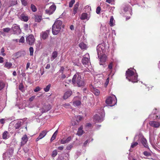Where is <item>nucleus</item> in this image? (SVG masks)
Listing matches in <instances>:
<instances>
[{
    "mask_svg": "<svg viewBox=\"0 0 160 160\" xmlns=\"http://www.w3.org/2000/svg\"><path fill=\"white\" fill-rule=\"evenodd\" d=\"M101 10V8L100 7H98L96 10V12L98 14H99Z\"/></svg>",
    "mask_w": 160,
    "mask_h": 160,
    "instance_id": "obj_47",
    "label": "nucleus"
},
{
    "mask_svg": "<svg viewBox=\"0 0 160 160\" xmlns=\"http://www.w3.org/2000/svg\"><path fill=\"white\" fill-rule=\"evenodd\" d=\"M150 142L152 146L154 148H156V142L155 139L153 135H150L149 136Z\"/></svg>",
    "mask_w": 160,
    "mask_h": 160,
    "instance_id": "obj_14",
    "label": "nucleus"
},
{
    "mask_svg": "<svg viewBox=\"0 0 160 160\" xmlns=\"http://www.w3.org/2000/svg\"><path fill=\"white\" fill-rule=\"evenodd\" d=\"M57 154H58V152H57V150H54V151H52V156L53 157H54L56 156H57Z\"/></svg>",
    "mask_w": 160,
    "mask_h": 160,
    "instance_id": "obj_40",
    "label": "nucleus"
},
{
    "mask_svg": "<svg viewBox=\"0 0 160 160\" xmlns=\"http://www.w3.org/2000/svg\"><path fill=\"white\" fill-rule=\"evenodd\" d=\"M5 86L4 83L2 81H0V90L2 89Z\"/></svg>",
    "mask_w": 160,
    "mask_h": 160,
    "instance_id": "obj_41",
    "label": "nucleus"
},
{
    "mask_svg": "<svg viewBox=\"0 0 160 160\" xmlns=\"http://www.w3.org/2000/svg\"><path fill=\"white\" fill-rule=\"evenodd\" d=\"M48 131L46 130H44L42 131L39 135L38 137L36 139V141H38L40 139H41L44 138L47 134Z\"/></svg>",
    "mask_w": 160,
    "mask_h": 160,
    "instance_id": "obj_13",
    "label": "nucleus"
},
{
    "mask_svg": "<svg viewBox=\"0 0 160 160\" xmlns=\"http://www.w3.org/2000/svg\"><path fill=\"white\" fill-rule=\"evenodd\" d=\"M79 47L82 49H85L86 48V45L83 42H81L79 44Z\"/></svg>",
    "mask_w": 160,
    "mask_h": 160,
    "instance_id": "obj_33",
    "label": "nucleus"
},
{
    "mask_svg": "<svg viewBox=\"0 0 160 160\" xmlns=\"http://www.w3.org/2000/svg\"><path fill=\"white\" fill-rule=\"evenodd\" d=\"M41 89L39 87H37L36 88L34 89V91L35 92H37L39 91H40Z\"/></svg>",
    "mask_w": 160,
    "mask_h": 160,
    "instance_id": "obj_52",
    "label": "nucleus"
},
{
    "mask_svg": "<svg viewBox=\"0 0 160 160\" xmlns=\"http://www.w3.org/2000/svg\"><path fill=\"white\" fill-rule=\"evenodd\" d=\"M117 102V98L114 95L108 97L106 100V103L110 106H114L116 104Z\"/></svg>",
    "mask_w": 160,
    "mask_h": 160,
    "instance_id": "obj_6",
    "label": "nucleus"
},
{
    "mask_svg": "<svg viewBox=\"0 0 160 160\" xmlns=\"http://www.w3.org/2000/svg\"><path fill=\"white\" fill-rule=\"evenodd\" d=\"M20 0L21 1L22 4L23 6H25L28 5V2H27V1H26V0Z\"/></svg>",
    "mask_w": 160,
    "mask_h": 160,
    "instance_id": "obj_39",
    "label": "nucleus"
},
{
    "mask_svg": "<svg viewBox=\"0 0 160 160\" xmlns=\"http://www.w3.org/2000/svg\"><path fill=\"white\" fill-rule=\"evenodd\" d=\"M72 146L71 145L68 146L67 147V149L68 150H70L72 148Z\"/></svg>",
    "mask_w": 160,
    "mask_h": 160,
    "instance_id": "obj_58",
    "label": "nucleus"
},
{
    "mask_svg": "<svg viewBox=\"0 0 160 160\" xmlns=\"http://www.w3.org/2000/svg\"><path fill=\"white\" fill-rule=\"evenodd\" d=\"M123 10L125 12H126L128 11H132V9L128 5L125 6ZM130 12H131V11H130Z\"/></svg>",
    "mask_w": 160,
    "mask_h": 160,
    "instance_id": "obj_34",
    "label": "nucleus"
},
{
    "mask_svg": "<svg viewBox=\"0 0 160 160\" xmlns=\"http://www.w3.org/2000/svg\"><path fill=\"white\" fill-rule=\"evenodd\" d=\"M150 125L155 128H158L160 126L159 122L154 121H151L149 122Z\"/></svg>",
    "mask_w": 160,
    "mask_h": 160,
    "instance_id": "obj_15",
    "label": "nucleus"
},
{
    "mask_svg": "<svg viewBox=\"0 0 160 160\" xmlns=\"http://www.w3.org/2000/svg\"><path fill=\"white\" fill-rule=\"evenodd\" d=\"M9 133L6 131L4 132L2 134V138L3 139H7L9 137Z\"/></svg>",
    "mask_w": 160,
    "mask_h": 160,
    "instance_id": "obj_26",
    "label": "nucleus"
},
{
    "mask_svg": "<svg viewBox=\"0 0 160 160\" xmlns=\"http://www.w3.org/2000/svg\"><path fill=\"white\" fill-rule=\"evenodd\" d=\"M92 92L96 96H98L100 92L96 88H93L92 90Z\"/></svg>",
    "mask_w": 160,
    "mask_h": 160,
    "instance_id": "obj_29",
    "label": "nucleus"
},
{
    "mask_svg": "<svg viewBox=\"0 0 160 160\" xmlns=\"http://www.w3.org/2000/svg\"><path fill=\"white\" fill-rule=\"evenodd\" d=\"M78 8V7L74 6L73 8V14H75L77 13Z\"/></svg>",
    "mask_w": 160,
    "mask_h": 160,
    "instance_id": "obj_49",
    "label": "nucleus"
},
{
    "mask_svg": "<svg viewBox=\"0 0 160 160\" xmlns=\"http://www.w3.org/2000/svg\"><path fill=\"white\" fill-rule=\"evenodd\" d=\"M31 8L32 11L33 12H35L37 10V9L36 6L33 4H32L31 5Z\"/></svg>",
    "mask_w": 160,
    "mask_h": 160,
    "instance_id": "obj_37",
    "label": "nucleus"
},
{
    "mask_svg": "<svg viewBox=\"0 0 160 160\" xmlns=\"http://www.w3.org/2000/svg\"><path fill=\"white\" fill-rule=\"evenodd\" d=\"M50 109V108L49 107V106H45L44 107V108H42L40 109V111L42 112V113L46 112Z\"/></svg>",
    "mask_w": 160,
    "mask_h": 160,
    "instance_id": "obj_20",
    "label": "nucleus"
},
{
    "mask_svg": "<svg viewBox=\"0 0 160 160\" xmlns=\"http://www.w3.org/2000/svg\"><path fill=\"white\" fill-rule=\"evenodd\" d=\"M105 112L103 108H101L98 112V113L95 115L93 120L96 122H100L103 120L105 116Z\"/></svg>",
    "mask_w": 160,
    "mask_h": 160,
    "instance_id": "obj_4",
    "label": "nucleus"
},
{
    "mask_svg": "<svg viewBox=\"0 0 160 160\" xmlns=\"http://www.w3.org/2000/svg\"><path fill=\"white\" fill-rule=\"evenodd\" d=\"M143 153L146 156H149L150 155V153L147 151H144L143 152Z\"/></svg>",
    "mask_w": 160,
    "mask_h": 160,
    "instance_id": "obj_50",
    "label": "nucleus"
},
{
    "mask_svg": "<svg viewBox=\"0 0 160 160\" xmlns=\"http://www.w3.org/2000/svg\"><path fill=\"white\" fill-rule=\"evenodd\" d=\"M51 87V85L50 84H48V85H47L46 87L45 88H44V90L45 92H48L50 88Z\"/></svg>",
    "mask_w": 160,
    "mask_h": 160,
    "instance_id": "obj_38",
    "label": "nucleus"
},
{
    "mask_svg": "<svg viewBox=\"0 0 160 160\" xmlns=\"http://www.w3.org/2000/svg\"><path fill=\"white\" fill-rule=\"evenodd\" d=\"M72 82L73 84L76 82L78 86L79 87L84 86L85 83L83 78L78 74H75L73 77Z\"/></svg>",
    "mask_w": 160,
    "mask_h": 160,
    "instance_id": "obj_3",
    "label": "nucleus"
},
{
    "mask_svg": "<svg viewBox=\"0 0 160 160\" xmlns=\"http://www.w3.org/2000/svg\"><path fill=\"white\" fill-rule=\"evenodd\" d=\"M58 148L60 150H62L63 149V146H60L58 147Z\"/></svg>",
    "mask_w": 160,
    "mask_h": 160,
    "instance_id": "obj_63",
    "label": "nucleus"
},
{
    "mask_svg": "<svg viewBox=\"0 0 160 160\" xmlns=\"http://www.w3.org/2000/svg\"><path fill=\"white\" fill-rule=\"evenodd\" d=\"M22 123L21 121H18L15 125L16 129H18L20 128L22 125Z\"/></svg>",
    "mask_w": 160,
    "mask_h": 160,
    "instance_id": "obj_31",
    "label": "nucleus"
},
{
    "mask_svg": "<svg viewBox=\"0 0 160 160\" xmlns=\"http://www.w3.org/2000/svg\"><path fill=\"white\" fill-rule=\"evenodd\" d=\"M64 70V68L63 67H61L59 71L60 72L63 73V70Z\"/></svg>",
    "mask_w": 160,
    "mask_h": 160,
    "instance_id": "obj_55",
    "label": "nucleus"
},
{
    "mask_svg": "<svg viewBox=\"0 0 160 160\" xmlns=\"http://www.w3.org/2000/svg\"><path fill=\"white\" fill-rule=\"evenodd\" d=\"M58 132V130H57L53 134L52 136L51 139L50 141L51 142H52L53 140H54L56 138V136L57 135Z\"/></svg>",
    "mask_w": 160,
    "mask_h": 160,
    "instance_id": "obj_32",
    "label": "nucleus"
},
{
    "mask_svg": "<svg viewBox=\"0 0 160 160\" xmlns=\"http://www.w3.org/2000/svg\"><path fill=\"white\" fill-rule=\"evenodd\" d=\"M30 63L29 62H28L27 64L26 69L28 70L30 66Z\"/></svg>",
    "mask_w": 160,
    "mask_h": 160,
    "instance_id": "obj_59",
    "label": "nucleus"
},
{
    "mask_svg": "<svg viewBox=\"0 0 160 160\" xmlns=\"http://www.w3.org/2000/svg\"><path fill=\"white\" fill-rule=\"evenodd\" d=\"M72 94V91L71 90H68L66 92L63 96V98L64 99H67Z\"/></svg>",
    "mask_w": 160,
    "mask_h": 160,
    "instance_id": "obj_18",
    "label": "nucleus"
},
{
    "mask_svg": "<svg viewBox=\"0 0 160 160\" xmlns=\"http://www.w3.org/2000/svg\"><path fill=\"white\" fill-rule=\"evenodd\" d=\"M115 22V21L114 20L113 17L112 16H111L109 21V24L110 26L111 27L113 26L114 25Z\"/></svg>",
    "mask_w": 160,
    "mask_h": 160,
    "instance_id": "obj_30",
    "label": "nucleus"
},
{
    "mask_svg": "<svg viewBox=\"0 0 160 160\" xmlns=\"http://www.w3.org/2000/svg\"><path fill=\"white\" fill-rule=\"evenodd\" d=\"M42 38L43 39H46L48 37V34L46 32H42L41 36Z\"/></svg>",
    "mask_w": 160,
    "mask_h": 160,
    "instance_id": "obj_35",
    "label": "nucleus"
},
{
    "mask_svg": "<svg viewBox=\"0 0 160 160\" xmlns=\"http://www.w3.org/2000/svg\"><path fill=\"white\" fill-rule=\"evenodd\" d=\"M29 51L30 52V55L31 56H32L33 55V48L32 47H30L29 48Z\"/></svg>",
    "mask_w": 160,
    "mask_h": 160,
    "instance_id": "obj_36",
    "label": "nucleus"
},
{
    "mask_svg": "<svg viewBox=\"0 0 160 160\" xmlns=\"http://www.w3.org/2000/svg\"><path fill=\"white\" fill-rule=\"evenodd\" d=\"M138 144V143L137 142H135L132 143L131 148H133L136 147Z\"/></svg>",
    "mask_w": 160,
    "mask_h": 160,
    "instance_id": "obj_42",
    "label": "nucleus"
},
{
    "mask_svg": "<svg viewBox=\"0 0 160 160\" xmlns=\"http://www.w3.org/2000/svg\"><path fill=\"white\" fill-rule=\"evenodd\" d=\"M109 82V78L108 77L106 79V82H105V85L106 86H107Z\"/></svg>",
    "mask_w": 160,
    "mask_h": 160,
    "instance_id": "obj_54",
    "label": "nucleus"
},
{
    "mask_svg": "<svg viewBox=\"0 0 160 160\" xmlns=\"http://www.w3.org/2000/svg\"><path fill=\"white\" fill-rule=\"evenodd\" d=\"M113 1V0H106V2L109 3H111Z\"/></svg>",
    "mask_w": 160,
    "mask_h": 160,
    "instance_id": "obj_61",
    "label": "nucleus"
},
{
    "mask_svg": "<svg viewBox=\"0 0 160 160\" xmlns=\"http://www.w3.org/2000/svg\"><path fill=\"white\" fill-rule=\"evenodd\" d=\"M89 140H87L84 143V146H86Z\"/></svg>",
    "mask_w": 160,
    "mask_h": 160,
    "instance_id": "obj_62",
    "label": "nucleus"
},
{
    "mask_svg": "<svg viewBox=\"0 0 160 160\" xmlns=\"http://www.w3.org/2000/svg\"><path fill=\"white\" fill-rule=\"evenodd\" d=\"M56 6L54 4L52 5L48 9H46L45 10L46 13L49 15L52 14L56 9Z\"/></svg>",
    "mask_w": 160,
    "mask_h": 160,
    "instance_id": "obj_9",
    "label": "nucleus"
},
{
    "mask_svg": "<svg viewBox=\"0 0 160 160\" xmlns=\"http://www.w3.org/2000/svg\"><path fill=\"white\" fill-rule=\"evenodd\" d=\"M42 19V17L40 15H37L35 16V21L37 22H39Z\"/></svg>",
    "mask_w": 160,
    "mask_h": 160,
    "instance_id": "obj_28",
    "label": "nucleus"
},
{
    "mask_svg": "<svg viewBox=\"0 0 160 160\" xmlns=\"http://www.w3.org/2000/svg\"><path fill=\"white\" fill-rule=\"evenodd\" d=\"M10 28H4L3 29V31L6 32H8L10 31Z\"/></svg>",
    "mask_w": 160,
    "mask_h": 160,
    "instance_id": "obj_46",
    "label": "nucleus"
},
{
    "mask_svg": "<svg viewBox=\"0 0 160 160\" xmlns=\"http://www.w3.org/2000/svg\"><path fill=\"white\" fill-rule=\"evenodd\" d=\"M75 0H71L69 3V7L71 8L72 7L73 4L75 3Z\"/></svg>",
    "mask_w": 160,
    "mask_h": 160,
    "instance_id": "obj_43",
    "label": "nucleus"
},
{
    "mask_svg": "<svg viewBox=\"0 0 160 160\" xmlns=\"http://www.w3.org/2000/svg\"><path fill=\"white\" fill-rule=\"evenodd\" d=\"M80 18L82 20H88L89 19V18L88 17L87 13H83L82 14L80 17Z\"/></svg>",
    "mask_w": 160,
    "mask_h": 160,
    "instance_id": "obj_24",
    "label": "nucleus"
},
{
    "mask_svg": "<svg viewBox=\"0 0 160 160\" xmlns=\"http://www.w3.org/2000/svg\"><path fill=\"white\" fill-rule=\"evenodd\" d=\"M133 140L134 141H137L138 142H140L145 147L148 148L147 140L142 134H140L138 135H136Z\"/></svg>",
    "mask_w": 160,
    "mask_h": 160,
    "instance_id": "obj_5",
    "label": "nucleus"
},
{
    "mask_svg": "<svg viewBox=\"0 0 160 160\" xmlns=\"http://www.w3.org/2000/svg\"><path fill=\"white\" fill-rule=\"evenodd\" d=\"M12 29L14 34H20L21 32V30L19 26L17 24L13 25L12 27Z\"/></svg>",
    "mask_w": 160,
    "mask_h": 160,
    "instance_id": "obj_10",
    "label": "nucleus"
},
{
    "mask_svg": "<svg viewBox=\"0 0 160 160\" xmlns=\"http://www.w3.org/2000/svg\"><path fill=\"white\" fill-rule=\"evenodd\" d=\"M35 98V96H32L29 98V101L31 102L33 101L34 98Z\"/></svg>",
    "mask_w": 160,
    "mask_h": 160,
    "instance_id": "obj_56",
    "label": "nucleus"
},
{
    "mask_svg": "<svg viewBox=\"0 0 160 160\" xmlns=\"http://www.w3.org/2000/svg\"><path fill=\"white\" fill-rule=\"evenodd\" d=\"M3 62V58L0 56V63H2Z\"/></svg>",
    "mask_w": 160,
    "mask_h": 160,
    "instance_id": "obj_60",
    "label": "nucleus"
},
{
    "mask_svg": "<svg viewBox=\"0 0 160 160\" xmlns=\"http://www.w3.org/2000/svg\"><path fill=\"white\" fill-rule=\"evenodd\" d=\"M86 57H84L83 58L82 60V62L84 65H87L89 63H90L89 59L90 57L88 53L86 54Z\"/></svg>",
    "mask_w": 160,
    "mask_h": 160,
    "instance_id": "obj_12",
    "label": "nucleus"
},
{
    "mask_svg": "<svg viewBox=\"0 0 160 160\" xmlns=\"http://www.w3.org/2000/svg\"><path fill=\"white\" fill-rule=\"evenodd\" d=\"M105 48L104 47L102 44H99L97 47V53L99 57V55H102V54L104 52Z\"/></svg>",
    "mask_w": 160,
    "mask_h": 160,
    "instance_id": "obj_7",
    "label": "nucleus"
},
{
    "mask_svg": "<svg viewBox=\"0 0 160 160\" xmlns=\"http://www.w3.org/2000/svg\"><path fill=\"white\" fill-rule=\"evenodd\" d=\"M100 55H99V56ZM101 56L100 58V61L101 62H104L106 61L107 57V56L105 54H102V55H101Z\"/></svg>",
    "mask_w": 160,
    "mask_h": 160,
    "instance_id": "obj_22",
    "label": "nucleus"
},
{
    "mask_svg": "<svg viewBox=\"0 0 160 160\" xmlns=\"http://www.w3.org/2000/svg\"><path fill=\"white\" fill-rule=\"evenodd\" d=\"M5 120L3 118H2L0 120V122L1 124H3L4 123Z\"/></svg>",
    "mask_w": 160,
    "mask_h": 160,
    "instance_id": "obj_57",
    "label": "nucleus"
},
{
    "mask_svg": "<svg viewBox=\"0 0 160 160\" xmlns=\"http://www.w3.org/2000/svg\"><path fill=\"white\" fill-rule=\"evenodd\" d=\"M19 18L22 21L27 22L28 20V17L25 15L24 13H22L20 16Z\"/></svg>",
    "mask_w": 160,
    "mask_h": 160,
    "instance_id": "obj_17",
    "label": "nucleus"
},
{
    "mask_svg": "<svg viewBox=\"0 0 160 160\" xmlns=\"http://www.w3.org/2000/svg\"><path fill=\"white\" fill-rule=\"evenodd\" d=\"M12 63L6 62L4 65V67L8 69H10L12 67Z\"/></svg>",
    "mask_w": 160,
    "mask_h": 160,
    "instance_id": "obj_23",
    "label": "nucleus"
},
{
    "mask_svg": "<svg viewBox=\"0 0 160 160\" xmlns=\"http://www.w3.org/2000/svg\"><path fill=\"white\" fill-rule=\"evenodd\" d=\"M50 67V65L49 64H48L45 67L46 69H49Z\"/></svg>",
    "mask_w": 160,
    "mask_h": 160,
    "instance_id": "obj_64",
    "label": "nucleus"
},
{
    "mask_svg": "<svg viewBox=\"0 0 160 160\" xmlns=\"http://www.w3.org/2000/svg\"><path fill=\"white\" fill-rule=\"evenodd\" d=\"M113 66V63L112 62H111L108 65V69L111 71L112 68Z\"/></svg>",
    "mask_w": 160,
    "mask_h": 160,
    "instance_id": "obj_45",
    "label": "nucleus"
},
{
    "mask_svg": "<svg viewBox=\"0 0 160 160\" xmlns=\"http://www.w3.org/2000/svg\"><path fill=\"white\" fill-rule=\"evenodd\" d=\"M82 127L81 126L78 129V130L77 133V134L78 136L82 135L83 132V131L82 130Z\"/></svg>",
    "mask_w": 160,
    "mask_h": 160,
    "instance_id": "obj_25",
    "label": "nucleus"
},
{
    "mask_svg": "<svg viewBox=\"0 0 160 160\" xmlns=\"http://www.w3.org/2000/svg\"><path fill=\"white\" fill-rule=\"evenodd\" d=\"M71 140V137L70 136L68 137L66 139H62L60 141V143L61 144H64L68 142Z\"/></svg>",
    "mask_w": 160,
    "mask_h": 160,
    "instance_id": "obj_19",
    "label": "nucleus"
},
{
    "mask_svg": "<svg viewBox=\"0 0 160 160\" xmlns=\"http://www.w3.org/2000/svg\"><path fill=\"white\" fill-rule=\"evenodd\" d=\"M24 42V38L22 36L19 41V42L21 43H23Z\"/></svg>",
    "mask_w": 160,
    "mask_h": 160,
    "instance_id": "obj_51",
    "label": "nucleus"
},
{
    "mask_svg": "<svg viewBox=\"0 0 160 160\" xmlns=\"http://www.w3.org/2000/svg\"><path fill=\"white\" fill-rule=\"evenodd\" d=\"M5 52V50L3 48H2L1 50V55L4 56H5L6 54L4 52Z\"/></svg>",
    "mask_w": 160,
    "mask_h": 160,
    "instance_id": "obj_44",
    "label": "nucleus"
},
{
    "mask_svg": "<svg viewBox=\"0 0 160 160\" xmlns=\"http://www.w3.org/2000/svg\"><path fill=\"white\" fill-rule=\"evenodd\" d=\"M126 78L129 81L136 82L138 81V75L136 70L133 68L128 69L126 73Z\"/></svg>",
    "mask_w": 160,
    "mask_h": 160,
    "instance_id": "obj_1",
    "label": "nucleus"
},
{
    "mask_svg": "<svg viewBox=\"0 0 160 160\" xmlns=\"http://www.w3.org/2000/svg\"><path fill=\"white\" fill-rule=\"evenodd\" d=\"M82 119V117L81 116L78 115L75 116L73 120L71 122L73 126L77 125Z\"/></svg>",
    "mask_w": 160,
    "mask_h": 160,
    "instance_id": "obj_11",
    "label": "nucleus"
},
{
    "mask_svg": "<svg viewBox=\"0 0 160 160\" xmlns=\"http://www.w3.org/2000/svg\"><path fill=\"white\" fill-rule=\"evenodd\" d=\"M26 41L27 43L32 45L34 44L35 39L33 35L31 34L27 37Z\"/></svg>",
    "mask_w": 160,
    "mask_h": 160,
    "instance_id": "obj_8",
    "label": "nucleus"
},
{
    "mask_svg": "<svg viewBox=\"0 0 160 160\" xmlns=\"http://www.w3.org/2000/svg\"><path fill=\"white\" fill-rule=\"evenodd\" d=\"M28 138L27 135H24L21 138V145L22 146L25 144L27 142Z\"/></svg>",
    "mask_w": 160,
    "mask_h": 160,
    "instance_id": "obj_16",
    "label": "nucleus"
},
{
    "mask_svg": "<svg viewBox=\"0 0 160 160\" xmlns=\"http://www.w3.org/2000/svg\"><path fill=\"white\" fill-rule=\"evenodd\" d=\"M58 54V52L57 51H55L52 52L51 58L52 61L53 60L57 57Z\"/></svg>",
    "mask_w": 160,
    "mask_h": 160,
    "instance_id": "obj_21",
    "label": "nucleus"
},
{
    "mask_svg": "<svg viewBox=\"0 0 160 160\" xmlns=\"http://www.w3.org/2000/svg\"><path fill=\"white\" fill-rule=\"evenodd\" d=\"M19 90H21L22 92L23 91V86L22 84L21 83L19 86Z\"/></svg>",
    "mask_w": 160,
    "mask_h": 160,
    "instance_id": "obj_48",
    "label": "nucleus"
},
{
    "mask_svg": "<svg viewBox=\"0 0 160 160\" xmlns=\"http://www.w3.org/2000/svg\"><path fill=\"white\" fill-rule=\"evenodd\" d=\"M62 22L59 20H57L54 22L52 27V32L54 35L58 34L60 31L62 26Z\"/></svg>",
    "mask_w": 160,
    "mask_h": 160,
    "instance_id": "obj_2",
    "label": "nucleus"
},
{
    "mask_svg": "<svg viewBox=\"0 0 160 160\" xmlns=\"http://www.w3.org/2000/svg\"><path fill=\"white\" fill-rule=\"evenodd\" d=\"M63 106L66 108H69L71 107L69 103H65L63 105Z\"/></svg>",
    "mask_w": 160,
    "mask_h": 160,
    "instance_id": "obj_53",
    "label": "nucleus"
},
{
    "mask_svg": "<svg viewBox=\"0 0 160 160\" xmlns=\"http://www.w3.org/2000/svg\"><path fill=\"white\" fill-rule=\"evenodd\" d=\"M78 98L77 97L75 98L74 100H75V98ZM81 102L79 100L74 101L73 102V105L74 106H78L80 105Z\"/></svg>",
    "mask_w": 160,
    "mask_h": 160,
    "instance_id": "obj_27",
    "label": "nucleus"
}]
</instances>
